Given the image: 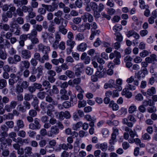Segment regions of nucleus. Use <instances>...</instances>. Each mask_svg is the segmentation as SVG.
I'll use <instances>...</instances> for the list:
<instances>
[{
  "instance_id": "obj_1",
  "label": "nucleus",
  "mask_w": 157,
  "mask_h": 157,
  "mask_svg": "<svg viewBox=\"0 0 157 157\" xmlns=\"http://www.w3.org/2000/svg\"><path fill=\"white\" fill-rule=\"evenodd\" d=\"M41 36L44 42H46L48 39L49 42L52 44V47L53 48L57 47V45L61 40L60 34L58 32L55 33L54 38L52 34L46 31L42 33Z\"/></svg>"
},
{
  "instance_id": "obj_2",
  "label": "nucleus",
  "mask_w": 157,
  "mask_h": 157,
  "mask_svg": "<svg viewBox=\"0 0 157 157\" xmlns=\"http://www.w3.org/2000/svg\"><path fill=\"white\" fill-rule=\"evenodd\" d=\"M41 125L40 124V121L37 118L34 120L33 123H31L29 125V128L31 129H39L40 128Z\"/></svg>"
},
{
  "instance_id": "obj_3",
  "label": "nucleus",
  "mask_w": 157,
  "mask_h": 157,
  "mask_svg": "<svg viewBox=\"0 0 157 157\" xmlns=\"http://www.w3.org/2000/svg\"><path fill=\"white\" fill-rule=\"evenodd\" d=\"M38 50L40 52H41L44 54H48L50 51V47L45 45L42 44H40L38 45Z\"/></svg>"
},
{
  "instance_id": "obj_4",
  "label": "nucleus",
  "mask_w": 157,
  "mask_h": 157,
  "mask_svg": "<svg viewBox=\"0 0 157 157\" xmlns=\"http://www.w3.org/2000/svg\"><path fill=\"white\" fill-rule=\"evenodd\" d=\"M42 6L43 7L45 8L46 10L49 12H53L58 7V5L54 2L52 3V5H46L42 4Z\"/></svg>"
},
{
  "instance_id": "obj_5",
  "label": "nucleus",
  "mask_w": 157,
  "mask_h": 157,
  "mask_svg": "<svg viewBox=\"0 0 157 157\" xmlns=\"http://www.w3.org/2000/svg\"><path fill=\"white\" fill-rule=\"evenodd\" d=\"M30 66V62L28 60H24L21 61L19 64V67L21 71H22L25 69H29Z\"/></svg>"
},
{
  "instance_id": "obj_6",
  "label": "nucleus",
  "mask_w": 157,
  "mask_h": 157,
  "mask_svg": "<svg viewBox=\"0 0 157 157\" xmlns=\"http://www.w3.org/2000/svg\"><path fill=\"white\" fill-rule=\"evenodd\" d=\"M59 129L56 126H53L51 128L50 130L48 132V135L49 136L54 137L59 133Z\"/></svg>"
},
{
  "instance_id": "obj_7",
  "label": "nucleus",
  "mask_w": 157,
  "mask_h": 157,
  "mask_svg": "<svg viewBox=\"0 0 157 157\" xmlns=\"http://www.w3.org/2000/svg\"><path fill=\"white\" fill-rule=\"evenodd\" d=\"M103 69V66L100 65L97 69V71L96 72V75L98 77L101 78L104 76L105 74L106 70L105 69Z\"/></svg>"
},
{
  "instance_id": "obj_8",
  "label": "nucleus",
  "mask_w": 157,
  "mask_h": 157,
  "mask_svg": "<svg viewBox=\"0 0 157 157\" xmlns=\"http://www.w3.org/2000/svg\"><path fill=\"white\" fill-rule=\"evenodd\" d=\"M145 60L148 63H152L154 64L155 62H157V56L155 54H152L151 55L150 57L146 58Z\"/></svg>"
},
{
  "instance_id": "obj_9",
  "label": "nucleus",
  "mask_w": 157,
  "mask_h": 157,
  "mask_svg": "<svg viewBox=\"0 0 157 157\" xmlns=\"http://www.w3.org/2000/svg\"><path fill=\"white\" fill-rule=\"evenodd\" d=\"M82 18L85 22L88 21L91 22L93 20V17L92 15L88 13H85L84 14L82 17Z\"/></svg>"
},
{
  "instance_id": "obj_10",
  "label": "nucleus",
  "mask_w": 157,
  "mask_h": 157,
  "mask_svg": "<svg viewBox=\"0 0 157 157\" xmlns=\"http://www.w3.org/2000/svg\"><path fill=\"white\" fill-rule=\"evenodd\" d=\"M21 54L22 57L25 59H29L31 56V52L27 50H22L21 51Z\"/></svg>"
},
{
  "instance_id": "obj_11",
  "label": "nucleus",
  "mask_w": 157,
  "mask_h": 157,
  "mask_svg": "<svg viewBox=\"0 0 157 157\" xmlns=\"http://www.w3.org/2000/svg\"><path fill=\"white\" fill-rule=\"evenodd\" d=\"M17 127H14V130L15 131H18L20 129L23 128L25 126L24 122L22 120H17L16 122Z\"/></svg>"
},
{
  "instance_id": "obj_12",
  "label": "nucleus",
  "mask_w": 157,
  "mask_h": 157,
  "mask_svg": "<svg viewBox=\"0 0 157 157\" xmlns=\"http://www.w3.org/2000/svg\"><path fill=\"white\" fill-rule=\"evenodd\" d=\"M90 27V25L87 23L84 24H82L79 25V27L78 28V31L80 32H83L86 29L89 30Z\"/></svg>"
},
{
  "instance_id": "obj_13",
  "label": "nucleus",
  "mask_w": 157,
  "mask_h": 157,
  "mask_svg": "<svg viewBox=\"0 0 157 157\" xmlns=\"http://www.w3.org/2000/svg\"><path fill=\"white\" fill-rule=\"evenodd\" d=\"M53 21L54 23L57 25H60L61 23V24H63L64 23L66 24V23H68V21L67 20L64 19L62 17L59 18L55 17Z\"/></svg>"
},
{
  "instance_id": "obj_14",
  "label": "nucleus",
  "mask_w": 157,
  "mask_h": 157,
  "mask_svg": "<svg viewBox=\"0 0 157 157\" xmlns=\"http://www.w3.org/2000/svg\"><path fill=\"white\" fill-rule=\"evenodd\" d=\"M67 23L61 24L58 27L59 32L64 35L66 34L67 32V30L65 28L67 25Z\"/></svg>"
},
{
  "instance_id": "obj_15",
  "label": "nucleus",
  "mask_w": 157,
  "mask_h": 157,
  "mask_svg": "<svg viewBox=\"0 0 157 157\" xmlns=\"http://www.w3.org/2000/svg\"><path fill=\"white\" fill-rule=\"evenodd\" d=\"M116 58L114 59V63L117 65H119L120 63V59L121 57V53L117 50L114 51Z\"/></svg>"
},
{
  "instance_id": "obj_16",
  "label": "nucleus",
  "mask_w": 157,
  "mask_h": 157,
  "mask_svg": "<svg viewBox=\"0 0 157 157\" xmlns=\"http://www.w3.org/2000/svg\"><path fill=\"white\" fill-rule=\"evenodd\" d=\"M13 21L10 24V27L11 28L10 31L11 33L14 32L15 29L19 27V26L17 23L15 19H13Z\"/></svg>"
},
{
  "instance_id": "obj_17",
  "label": "nucleus",
  "mask_w": 157,
  "mask_h": 157,
  "mask_svg": "<svg viewBox=\"0 0 157 157\" xmlns=\"http://www.w3.org/2000/svg\"><path fill=\"white\" fill-rule=\"evenodd\" d=\"M13 140L16 142H17L22 144H27L29 141L28 139L23 140L22 138H17V139L16 138H13Z\"/></svg>"
},
{
  "instance_id": "obj_18",
  "label": "nucleus",
  "mask_w": 157,
  "mask_h": 157,
  "mask_svg": "<svg viewBox=\"0 0 157 157\" xmlns=\"http://www.w3.org/2000/svg\"><path fill=\"white\" fill-rule=\"evenodd\" d=\"M30 62L31 63V65L33 67V68L32 71V74H35L36 73V71H35V70L36 69L35 67H36L38 64V61L36 59H35L32 58L31 59Z\"/></svg>"
},
{
  "instance_id": "obj_19",
  "label": "nucleus",
  "mask_w": 157,
  "mask_h": 157,
  "mask_svg": "<svg viewBox=\"0 0 157 157\" xmlns=\"http://www.w3.org/2000/svg\"><path fill=\"white\" fill-rule=\"evenodd\" d=\"M39 103V100L36 97L33 98V101L32 103V104L33 106L34 109L37 111H39L38 104Z\"/></svg>"
},
{
  "instance_id": "obj_20",
  "label": "nucleus",
  "mask_w": 157,
  "mask_h": 157,
  "mask_svg": "<svg viewBox=\"0 0 157 157\" xmlns=\"http://www.w3.org/2000/svg\"><path fill=\"white\" fill-rule=\"evenodd\" d=\"M45 100L48 102L52 103V105H57L58 104L57 101L54 100L51 97L48 95L46 96Z\"/></svg>"
},
{
  "instance_id": "obj_21",
  "label": "nucleus",
  "mask_w": 157,
  "mask_h": 157,
  "mask_svg": "<svg viewBox=\"0 0 157 157\" xmlns=\"http://www.w3.org/2000/svg\"><path fill=\"white\" fill-rule=\"evenodd\" d=\"M65 133L68 135H71V136H74L76 137L78 136V133L75 132L73 131L71 132V130L70 128H68L66 129L65 131Z\"/></svg>"
},
{
  "instance_id": "obj_22",
  "label": "nucleus",
  "mask_w": 157,
  "mask_h": 157,
  "mask_svg": "<svg viewBox=\"0 0 157 157\" xmlns=\"http://www.w3.org/2000/svg\"><path fill=\"white\" fill-rule=\"evenodd\" d=\"M121 94L122 95H124L128 98H130L132 96V93L128 91V89L125 88L122 91Z\"/></svg>"
},
{
  "instance_id": "obj_23",
  "label": "nucleus",
  "mask_w": 157,
  "mask_h": 157,
  "mask_svg": "<svg viewBox=\"0 0 157 157\" xmlns=\"http://www.w3.org/2000/svg\"><path fill=\"white\" fill-rule=\"evenodd\" d=\"M87 46L86 43L84 42L82 43L78 46L77 49L79 51L83 52L86 49Z\"/></svg>"
},
{
  "instance_id": "obj_24",
  "label": "nucleus",
  "mask_w": 157,
  "mask_h": 157,
  "mask_svg": "<svg viewBox=\"0 0 157 157\" xmlns=\"http://www.w3.org/2000/svg\"><path fill=\"white\" fill-rule=\"evenodd\" d=\"M0 140L1 142V145H5L7 144L9 145L12 142V140L9 138H0Z\"/></svg>"
},
{
  "instance_id": "obj_25",
  "label": "nucleus",
  "mask_w": 157,
  "mask_h": 157,
  "mask_svg": "<svg viewBox=\"0 0 157 157\" xmlns=\"http://www.w3.org/2000/svg\"><path fill=\"white\" fill-rule=\"evenodd\" d=\"M109 106L111 108L113 111H117L119 108L118 105L116 103H115L114 101H112L109 103Z\"/></svg>"
},
{
  "instance_id": "obj_26",
  "label": "nucleus",
  "mask_w": 157,
  "mask_h": 157,
  "mask_svg": "<svg viewBox=\"0 0 157 157\" xmlns=\"http://www.w3.org/2000/svg\"><path fill=\"white\" fill-rule=\"evenodd\" d=\"M156 90L155 87H151L148 89L147 91V94L149 96H152L156 94Z\"/></svg>"
},
{
  "instance_id": "obj_27",
  "label": "nucleus",
  "mask_w": 157,
  "mask_h": 157,
  "mask_svg": "<svg viewBox=\"0 0 157 157\" xmlns=\"http://www.w3.org/2000/svg\"><path fill=\"white\" fill-rule=\"evenodd\" d=\"M137 110L136 106L134 104H132L128 108V112L129 113L132 114L136 112Z\"/></svg>"
},
{
  "instance_id": "obj_28",
  "label": "nucleus",
  "mask_w": 157,
  "mask_h": 157,
  "mask_svg": "<svg viewBox=\"0 0 157 157\" xmlns=\"http://www.w3.org/2000/svg\"><path fill=\"white\" fill-rule=\"evenodd\" d=\"M25 154L28 156L31 155L32 154V148L30 147H27L24 149Z\"/></svg>"
},
{
  "instance_id": "obj_29",
  "label": "nucleus",
  "mask_w": 157,
  "mask_h": 157,
  "mask_svg": "<svg viewBox=\"0 0 157 157\" xmlns=\"http://www.w3.org/2000/svg\"><path fill=\"white\" fill-rule=\"evenodd\" d=\"M58 48L61 50H64L66 48L65 42L63 41H61L59 44V43L57 45V46L56 48H54V49H57Z\"/></svg>"
},
{
  "instance_id": "obj_30",
  "label": "nucleus",
  "mask_w": 157,
  "mask_h": 157,
  "mask_svg": "<svg viewBox=\"0 0 157 157\" xmlns=\"http://www.w3.org/2000/svg\"><path fill=\"white\" fill-rule=\"evenodd\" d=\"M71 93V92L70 91H69L67 94H60V99L62 100H67L69 99V95H70Z\"/></svg>"
},
{
  "instance_id": "obj_31",
  "label": "nucleus",
  "mask_w": 157,
  "mask_h": 157,
  "mask_svg": "<svg viewBox=\"0 0 157 157\" xmlns=\"http://www.w3.org/2000/svg\"><path fill=\"white\" fill-rule=\"evenodd\" d=\"M0 28L1 29L7 31L10 29V26L6 24H2V23H0Z\"/></svg>"
},
{
  "instance_id": "obj_32",
  "label": "nucleus",
  "mask_w": 157,
  "mask_h": 157,
  "mask_svg": "<svg viewBox=\"0 0 157 157\" xmlns=\"http://www.w3.org/2000/svg\"><path fill=\"white\" fill-rule=\"evenodd\" d=\"M66 44L67 46L70 47V50H71L73 48L75 42L73 40H67Z\"/></svg>"
},
{
  "instance_id": "obj_33",
  "label": "nucleus",
  "mask_w": 157,
  "mask_h": 157,
  "mask_svg": "<svg viewBox=\"0 0 157 157\" xmlns=\"http://www.w3.org/2000/svg\"><path fill=\"white\" fill-rule=\"evenodd\" d=\"M75 38L78 41H81L84 39L85 37L83 33H79L76 35Z\"/></svg>"
},
{
  "instance_id": "obj_34",
  "label": "nucleus",
  "mask_w": 157,
  "mask_h": 157,
  "mask_svg": "<svg viewBox=\"0 0 157 157\" xmlns=\"http://www.w3.org/2000/svg\"><path fill=\"white\" fill-rule=\"evenodd\" d=\"M46 94L45 92L40 91L37 94V96L39 99L43 100L45 98Z\"/></svg>"
},
{
  "instance_id": "obj_35",
  "label": "nucleus",
  "mask_w": 157,
  "mask_h": 157,
  "mask_svg": "<svg viewBox=\"0 0 157 157\" xmlns=\"http://www.w3.org/2000/svg\"><path fill=\"white\" fill-rule=\"evenodd\" d=\"M125 139L126 140L127 139H129L128 141L130 143H131L135 142L136 144H138L140 142V140L138 138H136L135 139L133 138H125Z\"/></svg>"
},
{
  "instance_id": "obj_36",
  "label": "nucleus",
  "mask_w": 157,
  "mask_h": 157,
  "mask_svg": "<svg viewBox=\"0 0 157 157\" xmlns=\"http://www.w3.org/2000/svg\"><path fill=\"white\" fill-rule=\"evenodd\" d=\"M33 28L35 29L37 32H40L43 30V27L40 24H37L33 26Z\"/></svg>"
},
{
  "instance_id": "obj_37",
  "label": "nucleus",
  "mask_w": 157,
  "mask_h": 157,
  "mask_svg": "<svg viewBox=\"0 0 157 157\" xmlns=\"http://www.w3.org/2000/svg\"><path fill=\"white\" fill-rule=\"evenodd\" d=\"M42 85L44 87H45V90L47 89L48 88H50L51 87V85L50 82L47 80H45L43 82Z\"/></svg>"
},
{
  "instance_id": "obj_38",
  "label": "nucleus",
  "mask_w": 157,
  "mask_h": 157,
  "mask_svg": "<svg viewBox=\"0 0 157 157\" xmlns=\"http://www.w3.org/2000/svg\"><path fill=\"white\" fill-rule=\"evenodd\" d=\"M65 74L67 77H68L70 78H73L75 77L74 73L70 70L66 71H65Z\"/></svg>"
},
{
  "instance_id": "obj_39",
  "label": "nucleus",
  "mask_w": 157,
  "mask_h": 157,
  "mask_svg": "<svg viewBox=\"0 0 157 157\" xmlns=\"http://www.w3.org/2000/svg\"><path fill=\"white\" fill-rule=\"evenodd\" d=\"M37 32L34 29L32 30L30 33L28 34L29 36V39H31L33 37H36L37 35Z\"/></svg>"
},
{
  "instance_id": "obj_40",
  "label": "nucleus",
  "mask_w": 157,
  "mask_h": 157,
  "mask_svg": "<svg viewBox=\"0 0 157 157\" xmlns=\"http://www.w3.org/2000/svg\"><path fill=\"white\" fill-rule=\"evenodd\" d=\"M7 55L6 52L3 51H0V58L3 60L6 59L7 58Z\"/></svg>"
},
{
  "instance_id": "obj_41",
  "label": "nucleus",
  "mask_w": 157,
  "mask_h": 157,
  "mask_svg": "<svg viewBox=\"0 0 157 157\" xmlns=\"http://www.w3.org/2000/svg\"><path fill=\"white\" fill-rule=\"evenodd\" d=\"M77 98L75 96H71L70 102H71L72 106H74L77 103Z\"/></svg>"
},
{
  "instance_id": "obj_42",
  "label": "nucleus",
  "mask_w": 157,
  "mask_h": 157,
  "mask_svg": "<svg viewBox=\"0 0 157 157\" xmlns=\"http://www.w3.org/2000/svg\"><path fill=\"white\" fill-rule=\"evenodd\" d=\"M7 85V82L4 79H0V89H2L6 86Z\"/></svg>"
},
{
  "instance_id": "obj_43",
  "label": "nucleus",
  "mask_w": 157,
  "mask_h": 157,
  "mask_svg": "<svg viewBox=\"0 0 157 157\" xmlns=\"http://www.w3.org/2000/svg\"><path fill=\"white\" fill-rule=\"evenodd\" d=\"M143 104L145 106H147L148 105L151 106L154 105V103L151 99H149L148 100L144 101L143 102Z\"/></svg>"
},
{
  "instance_id": "obj_44",
  "label": "nucleus",
  "mask_w": 157,
  "mask_h": 157,
  "mask_svg": "<svg viewBox=\"0 0 157 157\" xmlns=\"http://www.w3.org/2000/svg\"><path fill=\"white\" fill-rule=\"evenodd\" d=\"M16 12L17 13H15L14 14V16L15 17L16 16L17 14L21 17H23L24 16L23 11L20 8H18L17 9Z\"/></svg>"
},
{
  "instance_id": "obj_45",
  "label": "nucleus",
  "mask_w": 157,
  "mask_h": 157,
  "mask_svg": "<svg viewBox=\"0 0 157 157\" xmlns=\"http://www.w3.org/2000/svg\"><path fill=\"white\" fill-rule=\"evenodd\" d=\"M33 95L29 93H26L25 94L24 98L25 101H28L31 99L33 98Z\"/></svg>"
},
{
  "instance_id": "obj_46",
  "label": "nucleus",
  "mask_w": 157,
  "mask_h": 157,
  "mask_svg": "<svg viewBox=\"0 0 157 157\" xmlns=\"http://www.w3.org/2000/svg\"><path fill=\"white\" fill-rule=\"evenodd\" d=\"M151 52H149L147 50H143L140 53V56L142 58H144L149 55V53H151Z\"/></svg>"
},
{
  "instance_id": "obj_47",
  "label": "nucleus",
  "mask_w": 157,
  "mask_h": 157,
  "mask_svg": "<svg viewBox=\"0 0 157 157\" xmlns=\"http://www.w3.org/2000/svg\"><path fill=\"white\" fill-rule=\"evenodd\" d=\"M109 75H111L113 73V71L112 69L114 68V65L113 63H109Z\"/></svg>"
},
{
  "instance_id": "obj_48",
  "label": "nucleus",
  "mask_w": 157,
  "mask_h": 157,
  "mask_svg": "<svg viewBox=\"0 0 157 157\" xmlns=\"http://www.w3.org/2000/svg\"><path fill=\"white\" fill-rule=\"evenodd\" d=\"M90 4V8L94 11L97 10L98 6L96 3L94 2H91Z\"/></svg>"
},
{
  "instance_id": "obj_49",
  "label": "nucleus",
  "mask_w": 157,
  "mask_h": 157,
  "mask_svg": "<svg viewBox=\"0 0 157 157\" xmlns=\"http://www.w3.org/2000/svg\"><path fill=\"white\" fill-rule=\"evenodd\" d=\"M139 2L140 4V7L141 9H145L146 8H149L148 6L147 5H145V2L144 0H139Z\"/></svg>"
},
{
  "instance_id": "obj_50",
  "label": "nucleus",
  "mask_w": 157,
  "mask_h": 157,
  "mask_svg": "<svg viewBox=\"0 0 157 157\" xmlns=\"http://www.w3.org/2000/svg\"><path fill=\"white\" fill-rule=\"evenodd\" d=\"M75 74L77 77L80 76L83 72V69H75Z\"/></svg>"
},
{
  "instance_id": "obj_51",
  "label": "nucleus",
  "mask_w": 157,
  "mask_h": 157,
  "mask_svg": "<svg viewBox=\"0 0 157 157\" xmlns=\"http://www.w3.org/2000/svg\"><path fill=\"white\" fill-rule=\"evenodd\" d=\"M116 36V40L117 42H121L123 40V36L120 33H117L115 34Z\"/></svg>"
},
{
  "instance_id": "obj_52",
  "label": "nucleus",
  "mask_w": 157,
  "mask_h": 157,
  "mask_svg": "<svg viewBox=\"0 0 157 157\" xmlns=\"http://www.w3.org/2000/svg\"><path fill=\"white\" fill-rule=\"evenodd\" d=\"M82 122H79L73 125V128L74 130H77L82 127Z\"/></svg>"
},
{
  "instance_id": "obj_53",
  "label": "nucleus",
  "mask_w": 157,
  "mask_h": 157,
  "mask_svg": "<svg viewBox=\"0 0 157 157\" xmlns=\"http://www.w3.org/2000/svg\"><path fill=\"white\" fill-rule=\"evenodd\" d=\"M28 13V17L29 18H33L36 16V13L33 11V9L32 8V10L29 12Z\"/></svg>"
},
{
  "instance_id": "obj_54",
  "label": "nucleus",
  "mask_w": 157,
  "mask_h": 157,
  "mask_svg": "<svg viewBox=\"0 0 157 157\" xmlns=\"http://www.w3.org/2000/svg\"><path fill=\"white\" fill-rule=\"evenodd\" d=\"M59 90L56 85H54L52 86V92L53 94H57L59 93Z\"/></svg>"
},
{
  "instance_id": "obj_55",
  "label": "nucleus",
  "mask_w": 157,
  "mask_h": 157,
  "mask_svg": "<svg viewBox=\"0 0 157 157\" xmlns=\"http://www.w3.org/2000/svg\"><path fill=\"white\" fill-rule=\"evenodd\" d=\"M33 85H34L36 90V89L40 90V91L44 90V89L42 88V85L41 84L37 83H34L33 84Z\"/></svg>"
},
{
  "instance_id": "obj_56",
  "label": "nucleus",
  "mask_w": 157,
  "mask_h": 157,
  "mask_svg": "<svg viewBox=\"0 0 157 157\" xmlns=\"http://www.w3.org/2000/svg\"><path fill=\"white\" fill-rule=\"evenodd\" d=\"M145 75L144 74L142 71H139L137 74L136 77L137 78L139 79H141L142 78H144L145 77Z\"/></svg>"
},
{
  "instance_id": "obj_57",
  "label": "nucleus",
  "mask_w": 157,
  "mask_h": 157,
  "mask_svg": "<svg viewBox=\"0 0 157 157\" xmlns=\"http://www.w3.org/2000/svg\"><path fill=\"white\" fill-rule=\"evenodd\" d=\"M48 54H44L41 58V63H44L45 60L48 61L49 59Z\"/></svg>"
},
{
  "instance_id": "obj_58",
  "label": "nucleus",
  "mask_w": 157,
  "mask_h": 157,
  "mask_svg": "<svg viewBox=\"0 0 157 157\" xmlns=\"http://www.w3.org/2000/svg\"><path fill=\"white\" fill-rule=\"evenodd\" d=\"M29 83L26 81H23L21 84V86L23 89H26L29 85Z\"/></svg>"
},
{
  "instance_id": "obj_59",
  "label": "nucleus",
  "mask_w": 157,
  "mask_h": 157,
  "mask_svg": "<svg viewBox=\"0 0 157 157\" xmlns=\"http://www.w3.org/2000/svg\"><path fill=\"white\" fill-rule=\"evenodd\" d=\"M122 29V26L121 25H117L114 26L113 28V30L115 32L120 31Z\"/></svg>"
},
{
  "instance_id": "obj_60",
  "label": "nucleus",
  "mask_w": 157,
  "mask_h": 157,
  "mask_svg": "<svg viewBox=\"0 0 157 157\" xmlns=\"http://www.w3.org/2000/svg\"><path fill=\"white\" fill-rule=\"evenodd\" d=\"M86 105V102L84 100L82 101H79L78 107L79 108L85 107Z\"/></svg>"
},
{
  "instance_id": "obj_61",
  "label": "nucleus",
  "mask_w": 157,
  "mask_h": 157,
  "mask_svg": "<svg viewBox=\"0 0 157 157\" xmlns=\"http://www.w3.org/2000/svg\"><path fill=\"white\" fill-rule=\"evenodd\" d=\"M13 58L14 59V61L16 64L17 63L21 61V57L19 55L16 54L14 55Z\"/></svg>"
},
{
  "instance_id": "obj_62",
  "label": "nucleus",
  "mask_w": 157,
  "mask_h": 157,
  "mask_svg": "<svg viewBox=\"0 0 157 157\" xmlns=\"http://www.w3.org/2000/svg\"><path fill=\"white\" fill-rule=\"evenodd\" d=\"M109 94L111 95L113 98L118 97L119 96V94L117 90L113 91V92L111 91H109Z\"/></svg>"
},
{
  "instance_id": "obj_63",
  "label": "nucleus",
  "mask_w": 157,
  "mask_h": 157,
  "mask_svg": "<svg viewBox=\"0 0 157 157\" xmlns=\"http://www.w3.org/2000/svg\"><path fill=\"white\" fill-rule=\"evenodd\" d=\"M16 92L18 94L22 93L23 92V89L21 85H18L16 86Z\"/></svg>"
},
{
  "instance_id": "obj_64",
  "label": "nucleus",
  "mask_w": 157,
  "mask_h": 157,
  "mask_svg": "<svg viewBox=\"0 0 157 157\" xmlns=\"http://www.w3.org/2000/svg\"><path fill=\"white\" fill-rule=\"evenodd\" d=\"M31 6L32 8H37L38 6V3L36 1L37 0H31Z\"/></svg>"
}]
</instances>
